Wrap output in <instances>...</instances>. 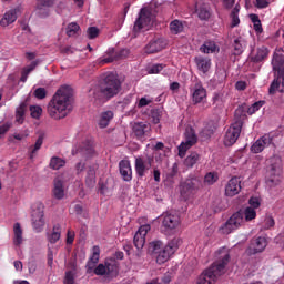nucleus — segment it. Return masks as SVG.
<instances>
[{
    "label": "nucleus",
    "instance_id": "1",
    "mask_svg": "<svg viewBox=\"0 0 284 284\" xmlns=\"http://www.w3.org/2000/svg\"><path fill=\"white\" fill-rule=\"evenodd\" d=\"M70 99H72V88L68 85L61 87L48 104L49 116L55 121L65 119L70 112L68 110L70 106Z\"/></svg>",
    "mask_w": 284,
    "mask_h": 284
},
{
    "label": "nucleus",
    "instance_id": "2",
    "mask_svg": "<svg viewBox=\"0 0 284 284\" xmlns=\"http://www.w3.org/2000/svg\"><path fill=\"white\" fill-rule=\"evenodd\" d=\"M220 260L214 262L209 268L204 270L197 277L195 284H216L219 278L225 274V267L230 263V252L225 248L219 251Z\"/></svg>",
    "mask_w": 284,
    "mask_h": 284
},
{
    "label": "nucleus",
    "instance_id": "3",
    "mask_svg": "<svg viewBox=\"0 0 284 284\" xmlns=\"http://www.w3.org/2000/svg\"><path fill=\"white\" fill-rule=\"evenodd\" d=\"M90 92L94 101H110V99H114L121 92V80L116 73L110 72L105 75L102 83Z\"/></svg>",
    "mask_w": 284,
    "mask_h": 284
},
{
    "label": "nucleus",
    "instance_id": "4",
    "mask_svg": "<svg viewBox=\"0 0 284 284\" xmlns=\"http://www.w3.org/2000/svg\"><path fill=\"white\" fill-rule=\"evenodd\" d=\"M256 219V210L254 207H245L243 211H237L233 213L230 219L225 222V224L221 227L224 234H232L234 230H239L242 225L250 223V221H254Z\"/></svg>",
    "mask_w": 284,
    "mask_h": 284
},
{
    "label": "nucleus",
    "instance_id": "5",
    "mask_svg": "<svg viewBox=\"0 0 284 284\" xmlns=\"http://www.w3.org/2000/svg\"><path fill=\"white\" fill-rule=\"evenodd\" d=\"M272 65L277 75L272 81L268 88V94H276V92H284V55L275 53L273 55Z\"/></svg>",
    "mask_w": 284,
    "mask_h": 284
},
{
    "label": "nucleus",
    "instance_id": "6",
    "mask_svg": "<svg viewBox=\"0 0 284 284\" xmlns=\"http://www.w3.org/2000/svg\"><path fill=\"white\" fill-rule=\"evenodd\" d=\"M161 221V232L166 236L170 234H176L179 227H181V216L176 213H163L160 216Z\"/></svg>",
    "mask_w": 284,
    "mask_h": 284
},
{
    "label": "nucleus",
    "instance_id": "7",
    "mask_svg": "<svg viewBox=\"0 0 284 284\" xmlns=\"http://www.w3.org/2000/svg\"><path fill=\"white\" fill-rule=\"evenodd\" d=\"M270 171L268 179L266 183L270 187H274V185H278L281 183V176L283 174V160L278 155H273L268 159Z\"/></svg>",
    "mask_w": 284,
    "mask_h": 284
},
{
    "label": "nucleus",
    "instance_id": "8",
    "mask_svg": "<svg viewBox=\"0 0 284 284\" xmlns=\"http://www.w3.org/2000/svg\"><path fill=\"white\" fill-rule=\"evenodd\" d=\"M182 243L183 240H181V237H173L171 241H169L163 250L156 253V264L163 265V263H168V261H170V256H172V254H174L179 247H181Z\"/></svg>",
    "mask_w": 284,
    "mask_h": 284
},
{
    "label": "nucleus",
    "instance_id": "9",
    "mask_svg": "<svg viewBox=\"0 0 284 284\" xmlns=\"http://www.w3.org/2000/svg\"><path fill=\"white\" fill-rule=\"evenodd\" d=\"M152 230L150 224H144L139 227L138 232L133 237V245L136 247L135 258H141L143 256V247L145 246V236H148V232Z\"/></svg>",
    "mask_w": 284,
    "mask_h": 284
},
{
    "label": "nucleus",
    "instance_id": "10",
    "mask_svg": "<svg viewBox=\"0 0 284 284\" xmlns=\"http://www.w3.org/2000/svg\"><path fill=\"white\" fill-rule=\"evenodd\" d=\"M190 97L193 105H199V103H205L207 101V89L203 87V82L197 81L190 87Z\"/></svg>",
    "mask_w": 284,
    "mask_h": 284
},
{
    "label": "nucleus",
    "instance_id": "11",
    "mask_svg": "<svg viewBox=\"0 0 284 284\" xmlns=\"http://www.w3.org/2000/svg\"><path fill=\"white\" fill-rule=\"evenodd\" d=\"M152 125L148 122H134L132 124V134L138 141H145L150 139Z\"/></svg>",
    "mask_w": 284,
    "mask_h": 284
},
{
    "label": "nucleus",
    "instance_id": "12",
    "mask_svg": "<svg viewBox=\"0 0 284 284\" xmlns=\"http://www.w3.org/2000/svg\"><path fill=\"white\" fill-rule=\"evenodd\" d=\"M243 126H241V122H234L231 126L226 130L224 135V145L226 148H232L236 141H239V136H241V131Z\"/></svg>",
    "mask_w": 284,
    "mask_h": 284
},
{
    "label": "nucleus",
    "instance_id": "13",
    "mask_svg": "<svg viewBox=\"0 0 284 284\" xmlns=\"http://www.w3.org/2000/svg\"><path fill=\"white\" fill-rule=\"evenodd\" d=\"M201 190V180L197 178L187 179L181 185V194L184 199H190V196H194L195 193Z\"/></svg>",
    "mask_w": 284,
    "mask_h": 284
},
{
    "label": "nucleus",
    "instance_id": "14",
    "mask_svg": "<svg viewBox=\"0 0 284 284\" xmlns=\"http://www.w3.org/2000/svg\"><path fill=\"white\" fill-rule=\"evenodd\" d=\"M152 163H154V156L152 155L146 156V159L143 156L135 158V174L143 179L146 172H150Z\"/></svg>",
    "mask_w": 284,
    "mask_h": 284
},
{
    "label": "nucleus",
    "instance_id": "15",
    "mask_svg": "<svg viewBox=\"0 0 284 284\" xmlns=\"http://www.w3.org/2000/svg\"><path fill=\"white\" fill-rule=\"evenodd\" d=\"M152 23V11L148 8L140 10L139 17L134 22V32H141V30L148 28Z\"/></svg>",
    "mask_w": 284,
    "mask_h": 284
},
{
    "label": "nucleus",
    "instance_id": "16",
    "mask_svg": "<svg viewBox=\"0 0 284 284\" xmlns=\"http://www.w3.org/2000/svg\"><path fill=\"white\" fill-rule=\"evenodd\" d=\"M184 136L185 141L182 142L179 146V156L182 158L185 156V152H187V150H190V148L195 145V143L199 141V138L192 128L185 130Z\"/></svg>",
    "mask_w": 284,
    "mask_h": 284
},
{
    "label": "nucleus",
    "instance_id": "17",
    "mask_svg": "<svg viewBox=\"0 0 284 284\" xmlns=\"http://www.w3.org/2000/svg\"><path fill=\"white\" fill-rule=\"evenodd\" d=\"M43 206L40 205L31 213V223L32 227L36 232H43V227L45 226V220L43 219Z\"/></svg>",
    "mask_w": 284,
    "mask_h": 284
},
{
    "label": "nucleus",
    "instance_id": "18",
    "mask_svg": "<svg viewBox=\"0 0 284 284\" xmlns=\"http://www.w3.org/2000/svg\"><path fill=\"white\" fill-rule=\"evenodd\" d=\"M106 54L108 58L101 59L99 61L100 65H105V63H113V61H119V59H128L130 55V50L121 49L120 51L115 52L114 49H109Z\"/></svg>",
    "mask_w": 284,
    "mask_h": 284
},
{
    "label": "nucleus",
    "instance_id": "19",
    "mask_svg": "<svg viewBox=\"0 0 284 284\" xmlns=\"http://www.w3.org/2000/svg\"><path fill=\"white\" fill-rule=\"evenodd\" d=\"M273 143L272 136L265 134L252 144L251 152H253V154H261L265 148H270Z\"/></svg>",
    "mask_w": 284,
    "mask_h": 284
},
{
    "label": "nucleus",
    "instance_id": "20",
    "mask_svg": "<svg viewBox=\"0 0 284 284\" xmlns=\"http://www.w3.org/2000/svg\"><path fill=\"white\" fill-rule=\"evenodd\" d=\"M241 192V178H232L225 186L226 196H236Z\"/></svg>",
    "mask_w": 284,
    "mask_h": 284
},
{
    "label": "nucleus",
    "instance_id": "21",
    "mask_svg": "<svg viewBox=\"0 0 284 284\" xmlns=\"http://www.w3.org/2000/svg\"><path fill=\"white\" fill-rule=\"evenodd\" d=\"M165 48V41L163 39H154L151 40L145 47H144V53L145 54H156V52H161Z\"/></svg>",
    "mask_w": 284,
    "mask_h": 284
},
{
    "label": "nucleus",
    "instance_id": "22",
    "mask_svg": "<svg viewBox=\"0 0 284 284\" xmlns=\"http://www.w3.org/2000/svg\"><path fill=\"white\" fill-rule=\"evenodd\" d=\"M265 247H267V239L260 236L251 242L248 254H260Z\"/></svg>",
    "mask_w": 284,
    "mask_h": 284
},
{
    "label": "nucleus",
    "instance_id": "23",
    "mask_svg": "<svg viewBox=\"0 0 284 284\" xmlns=\"http://www.w3.org/2000/svg\"><path fill=\"white\" fill-rule=\"evenodd\" d=\"M120 174L123 181L130 183L132 181V165L129 160H122L119 163Z\"/></svg>",
    "mask_w": 284,
    "mask_h": 284
},
{
    "label": "nucleus",
    "instance_id": "24",
    "mask_svg": "<svg viewBox=\"0 0 284 284\" xmlns=\"http://www.w3.org/2000/svg\"><path fill=\"white\" fill-rule=\"evenodd\" d=\"M194 61L200 72H203V74H207V72H210V68H212V59L203 55H197L195 57Z\"/></svg>",
    "mask_w": 284,
    "mask_h": 284
},
{
    "label": "nucleus",
    "instance_id": "25",
    "mask_svg": "<svg viewBox=\"0 0 284 284\" xmlns=\"http://www.w3.org/2000/svg\"><path fill=\"white\" fill-rule=\"evenodd\" d=\"M100 256H101V248H99V246H93L92 255L90 256L85 266L88 274H90L92 270H94V267L97 266V263H99Z\"/></svg>",
    "mask_w": 284,
    "mask_h": 284
},
{
    "label": "nucleus",
    "instance_id": "26",
    "mask_svg": "<svg viewBox=\"0 0 284 284\" xmlns=\"http://www.w3.org/2000/svg\"><path fill=\"white\" fill-rule=\"evenodd\" d=\"M17 9L7 11L0 20V26H2V28H8V26L14 23V21H17Z\"/></svg>",
    "mask_w": 284,
    "mask_h": 284
},
{
    "label": "nucleus",
    "instance_id": "27",
    "mask_svg": "<svg viewBox=\"0 0 284 284\" xmlns=\"http://www.w3.org/2000/svg\"><path fill=\"white\" fill-rule=\"evenodd\" d=\"M54 6V0H38L37 12L39 17H48V9Z\"/></svg>",
    "mask_w": 284,
    "mask_h": 284
},
{
    "label": "nucleus",
    "instance_id": "28",
    "mask_svg": "<svg viewBox=\"0 0 284 284\" xmlns=\"http://www.w3.org/2000/svg\"><path fill=\"white\" fill-rule=\"evenodd\" d=\"M52 194L58 201H61V199L65 196V191L63 190V181H61V179H54Z\"/></svg>",
    "mask_w": 284,
    "mask_h": 284
},
{
    "label": "nucleus",
    "instance_id": "29",
    "mask_svg": "<svg viewBox=\"0 0 284 284\" xmlns=\"http://www.w3.org/2000/svg\"><path fill=\"white\" fill-rule=\"evenodd\" d=\"M114 119V112L112 111H104L100 114V119L98 122L99 128L104 130V128H108L110 125V121Z\"/></svg>",
    "mask_w": 284,
    "mask_h": 284
},
{
    "label": "nucleus",
    "instance_id": "30",
    "mask_svg": "<svg viewBox=\"0 0 284 284\" xmlns=\"http://www.w3.org/2000/svg\"><path fill=\"white\" fill-rule=\"evenodd\" d=\"M233 54L240 57L245 50V40L242 37L235 38L232 43Z\"/></svg>",
    "mask_w": 284,
    "mask_h": 284
},
{
    "label": "nucleus",
    "instance_id": "31",
    "mask_svg": "<svg viewBox=\"0 0 284 284\" xmlns=\"http://www.w3.org/2000/svg\"><path fill=\"white\" fill-rule=\"evenodd\" d=\"M13 244L19 247V245H21V243H23V230L21 229V224L19 222H17L13 225Z\"/></svg>",
    "mask_w": 284,
    "mask_h": 284
},
{
    "label": "nucleus",
    "instance_id": "32",
    "mask_svg": "<svg viewBox=\"0 0 284 284\" xmlns=\"http://www.w3.org/2000/svg\"><path fill=\"white\" fill-rule=\"evenodd\" d=\"M196 12L201 21H207L210 20V17H212V12L210 11V6L207 4H201L196 7Z\"/></svg>",
    "mask_w": 284,
    "mask_h": 284
},
{
    "label": "nucleus",
    "instance_id": "33",
    "mask_svg": "<svg viewBox=\"0 0 284 284\" xmlns=\"http://www.w3.org/2000/svg\"><path fill=\"white\" fill-rule=\"evenodd\" d=\"M47 239L49 243L54 245V243H57L61 239V225L55 224L52 229V232L48 233Z\"/></svg>",
    "mask_w": 284,
    "mask_h": 284
},
{
    "label": "nucleus",
    "instance_id": "34",
    "mask_svg": "<svg viewBox=\"0 0 284 284\" xmlns=\"http://www.w3.org/2000/svg\"><path fill=\"white\" fill-rule=\"evenodd\" d=\"M200 52L204 54H214V52H219V47L214 41H205L203 45L200 48Z\"/></svg>",
    "mask_w": 284,
    "mask_h": 284
},
{
    "label": "nucleus",
    "instance_id": "35",
    "mask_svg": "<svg viewBox=\"0 0 284 284\" xmlns=\"http://www.w3.org/2000/svg\"><path fill=\"white\" fill-rule=\"evenodd\" d=\"M235 121L234 123H241V128H243V123H245V119H247V113L245 112V104L240 105L234 113Z\"/></svg>",
    "mask_w": 284,
    "mask_h": 284
},
{
    "label": "nucleus",
    "instance_id": "36",
    "mask_svg": "<svg viewBox=\"0 0 284 284\" xmlns=\"http://www.w3.org/2000/svg\"><path fill=\"white\" fill-rule=\"evenodd\" d=\"M106 276H116L119 274V264L116 261L110 260L105 262Z\"/></svg>",
    "mask_w": 284,
    "mask_h": 284
},
{
    "label": "nucleus",
    "instance_id": "37",
    "mask_svg": "<svg viewBox=\"0 0 284 284\" xmlns=\"http://www.w3.org/2000/svg\"><path fill=\"white\" fill-rule=\"evenodd\" d=\"M267 54H270V50H267V48L265 47L258 48L256 54L252 58V61L254 63H261V61H264V59H267Z\"/></svg>",
    "mask_w": 284,
    "mask_h": 284
},
{
    "label": "nucleus",
    "instance_id": "38",
    "mask_svg": "<svg viewBox=\"0 0 284 284\" xmlns=\"http://www.w3.org/2000/svg\"><path fill=\"white\" fill-rule=\"evenodd\" d=\"M49 166L51 170H61V168H65V160L59 156H52Z\"/></svg>",
    "mask_w": 284,
    "mask_h": 284
},
{
    "label": "nucleus",
    "instance_id": "39",
    "mask_svg": "<svg viewBox=\"0 0 284 284\" xmlns=\"http://www.w3.org/2000/svg\"><path fill=\"white\" fill-rule=\"evenodd\" d=\"M43 145V135H40L34 145L30 146V152H29V159H34V154H37V152H39L41 150V146Z\"/></svg>",
    "mask_w": 284,
    "mask_h": 284
},
{
    "label": "nucleus",
    "instance_id": "40",
    "mask_svg": "<svg viewBox=\"0 0 284 284\" xmlns=\"http://www.w3.org/2000/svg\"><path fill=\"white\" fill-rule=\"evenodd\" d=\"M85 183L88 187H94L97 183V173L92 168L89 169L87 178H85Z\"/></svg>",
    "mask_w": 284,
    "mask_h": 284
},
{
    "label": "nucleus",
    "instance_id": "41",
    "mask_svg": "<svg viewBox=\"0 0 284 284\" xmlns=\"http://www.w3.org/2000/svg\"><path fill=\"white\" fill-rule=\"evenodd\" d=\"M199 161V153L193 152L184 160V165L186 168H194Z\"/></svg>",
    "mask_w": 284,
    "mask_h": 284
},
{
    "label": "nucleus",
    "instance_id": "42",
    "mask_svg": "<svg viewBox=\"0 0 284 284\" xmlns=\"http://www.w3.org/2000/svg\"><path fill=\"white\" fill-rule=\"evenodd\" d=\"M219 181V173L216 172H209L204 176V183L205 185H214Z\"/></svg>",
    "mask_w": 284,
    "mask_h": 284
},
{
    "label": "nucleus",
    "instance_id": "43",
    "mask_svg": "<svg viewBox=\"0 0 284 284\" xmlns=\"http://www.w3.org/2000/svg\"><path fill=\"white\" fill-rule=\"evenodd\" d=\"M170 30L172 34H180V32H183V23L179 20H173L170 23Z\"/></svg>",
    "mask_w": 284,
    "mask_h": 284
},
{
    "label": "nucleus",
    "instance_id": "44",
    "mask_svg": "<svg viewBox=\"0 0 284 284\" xmlns=\"http://www.w3.org/2000/svg\"><path fill=\"white\" fill-rule=\"evenodd\" d=\"M26 119V104H20L16 111V121L17 123H23Z\"/></svg>",
    "mask_w": 284,
    "mask_h": 284
},
{
    "label": "nucleus",
    "instance_id": "45",
    "mask_svg": "<svg viewBox=\"0 0 284 284\" xmlns=\"http://www.w3.org/2000/svg\"><path fill=\"white\" fill-rule=\"evenodd\" d=\"M262 105H265V101L260 100L257 102H254L250 108H247V114H256V112L261 110Z\"/></svg>",
    "mask_w": 284,
    "mask_h": 284
},
{
    "label": "nucleus",
    "instance_id": "46",
    "mask_svg": "<svg viewBox=\"0 0 284 284\" xmlns=\"http://www.w3.org/2000/svg\"><path fill=\"white\" fill-rule=\"evenodd\" d=\"M75 278L77 274L74 271H67L64 274L63 284H77Z\"/></svg>",
    "mask_w": 284,
    "mask_h": 284
},
{
    "label": "nucleus",
    "instance_id": "47",
    "mask_svg": "<svg viewBox=\"0 0 284 284\" xmlns=\"http://www.w3.org/2000/svg\"><path fill=\"white\" fill-rule=\"evenodd\" d=\"M150 250L153 252V254H158V252L163 250V242L161 240L151 242Z\"/></svg>",
    "mask_w": 284,
    "mask_h": 284
},
{
    "label": "nucleus",
    "instance_id": "48",
    "mask_svg": "<svg viewBox=\"0 0 284 284\" xmlns=\"http://www.w3.org/2000/svg\"><path fill=\"white\" fill-rule=\"evenodd\" d=\"M30 112L32 119H41V114H43V109L39 105H31Z\"/></svg>",
    "mask_w": 284,
    "mask_h": 284
},
{
    "label": "nucleus",
    "instance_id": "49",
    "mask_svg": "<svg viewBox=\"0 0 284 284\" xmlns=\"http://www.w3.org/2000/svg\"><path fill=\"white\" fill-rule=\"evenodd\" d=\"M213 105H223L225 103V98H223V93L215 92L212 98Z\"/></svg>",
    "mask_w": 284,
    "mask_h": 284
},
{
    "label": "nucleus",
    "instance_id": "50",
    "mask_svg": "<svg viewBox=\"0 0 284 284\" xmlns=\"http://www.w3.org/2000/svg\"><path fill=\"white\" fill-rule=\"evenodd\" d=\"M80 27L77 24V22H72L67 27V34L68 37H74L77 32H79Z\"/></svg>",
    "mask_w": 284,
    "mask_h": 284
},
{
    "label": "nucleus",
    "instance_id": "51",
    "mask_svg": "<svg viewBox=\"0 0 284 284\" xmlns=\"http://www.w3.org/2000/svg\"><path fill=\"white\" fill-rule=\"evenodd\" d=\"M274 225H276V222H274V217H272V215H266V217L264 219L263 229L272 230Z\"/></svg>",
    "mask_w": 284,
    "mask_h": 284
},
{
    "label": "nucleus",
    "instance_id": "52",
    "mask_svg": "<svg viewBox=\"0 0 284 284\" xmlns=\"http://www.w3.org/2000/svg\"><path fill=\"white\" fill-rule=\"evenodd\" d=\"M151 119L154 125H159V123H161V111L159 109H153L151 111Z\"/></svg>",
    "mask_w": 284,
    "mask_h": 284
},
{
    "label": "nucleus",
    "instance_id": "53",
    "mask_svg": "<svg viewBox=\"0 0 284 284\" xmlns=\"http://www.w3.org/2000/svg\"><path fill=\"white\" fill-rule=\"evenodd\" d=\"M165 64L156 63L149 68V74H160Z\"/></svg>",
    "mask_w": 284,
    "mask_h": 284
},
{
    "label": "nucleus",
    "instance_id": "54",
    "mask_svg": "<svg viewBox=\"0 0 284 284\" xmlns=\"http://www.w3.org/2000/svg\"><path fill=\"white\" fill-rule=\"evenodd\" d=\"M248 205V207H253V210H258L261 207V199L256 196L250 197Z\"/></svg>",
    "mask_w": 284,
    "mask_h": 284
},
{
    "label": "nucleus",
    "instance_id": "55",
    "mask_svg": "<svg viewBox=\"0 0 284 284\" xmlns=\"http://www.w3.org/2000/svg\"><path fill=\"white\" fill-rule=\"evenodd\" d=\"M94 274L97 276H105L108 275V271H106V266L105 264H99L95 268H94Z\"/></svg>",
    "mask_w": 284,
    "mask_h": 284
},
{
    "label": "nucleus",
    "instance_id": "56",
    "mask_svg": "<svg viewBox=\"0 0 284 284\" xmlns=\"http://www.w3.org/2000/svg\"><path fill=\"white\" fill-rule=\"evenodd\" d=\"M33 95L36 97V99H45V97H48V91H45V88H38L34 90Z\"/></svg>",
    "mask_w": 284,
    "mask_h": 284
},
{
    "label": "nucleus",
    "instance_id": "57",
    "mask_svg": "<svg viewBox=\"0 0 284 284\" xmlns=\"http://www.w3.org/2000/svg\"><path fill=\"white\" fill-rule=\"evenodd\" d=\"M87 34L89 39H97V37H99V28L89 27L87 30Z\"/></svg>",
    "mask_w": 284,
    "mask_h": 284
},
{
    "label": "nucleus",
    "instance_id": "58",
    "mask_svg": "<svg viewBox=\"0 0 284 284\" xmlns=\"http://www.w3.org/2000/svg\"><path fill=\"white\" fill-rule=\"evenodd\" d=\"M212 134H214V129H210L209 126H205L201 131L200 136H202V139H210Z\"/></svg>",
    "mask_w": 284,
    "mask_h": 284
},
{
    "label": "nucleus",
    "instance_id": "59",
    "mask_svg": "<svg viewBox=\"0 0 284 284\" xmlns=\"http://www.w3.org/2000/svg\"><path fill=\"white\" fill-rule=\"evenodd\" d=\"M255 8H257L258 10L270 8V1H267V0H255Z\"/></svg>",
    "mask_w": 284,
    "mask_h": 284
},
{
    "label": "nucleus",
    "instance_id": "60",
    "mask_svg": "<svg viewBox=\"0 0 284 284\" xmlns=\"http://www.w3.org/2000/svg\"><path fill=\"white\" fill-rule=\"evenodd\" d=\"M11 128H12V123L10 122H7L0 125V139L1 136H6V133L9 132Z\"/></svg>",
    "mask_w": 284,
    "mask_h": 284
},
{
    "label": "nucleus",
    "instance_id": "61",
    "mask_svg": "<svg viewBox=\"0 0 284 284\" xmlns=\"http://www.w3.org/2000/svg\"><path fill=\"white\" fill-rule=\"evenodd\" d=\"M37 65H39V61H33L31 62V65H28L23 69V71L27 73V74H30V72H33L36 69H37Z\"/></svg>",
    "mask_w": 284,
    "mask_h": 284
},
{
    "label": "nucleus",
    "instance_id": "62",
    "mask_svg": "<svg viewBox=\"0 0 284 284\" xmlns=\"http://www.w3.org/2000/svg\"><path fill=\"white\" fill-rule=\"evenodd\" d=\"M231 28H236L241 23V19L236 14H231Z\"/></svg>",
    "mask_w": 284,
    "mask_h": 284
},
{
    "label": "nucleus",
    "instance_id": "63",
    "mask_svg": "<svg viewBox=\"0 0 284 284\" xmlns=\"http://www.w3.org/2000/svg\"><path fill=\"white\" fill-rule=\"evenodd\" d=\"M162 283L164 284L172 283V273L170 272L164 273V275L162 276Z\"/></svg>",
    "mask_w": 284,
    "mask_h": 284
},
{
    "label": "nucleus",
    "instance_id": "64",
    "mask_svg": "<svg viewBox=\"0 0 284 284\" xmlns=\"http://www.w3.org/2000/svg\"><path fill=\"white\" fill-rule=\"evenodd\" d=\"M152 103V100H148L146 98H141L138 108H145V105H150Z\"/></svg>",
    "mask_w": 284,
    "mask_h": 284
}]
</instances>
